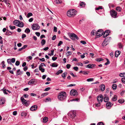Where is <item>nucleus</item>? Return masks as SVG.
Instances as JSON below:
<instances>
[{
	"label": "nucleus",
	"instance_id": "f257e3e1",
	"mask_svg": "<svg viewBox=\"0 0 125 125\" xmlns=\"http://www.w3.org/2000/svg\"><path fill=\"white\" fill-rule=\"evenodd\" d=\"M66 94L64 92H62L59 93L58 96V99L60 101H63L65 99L66 97Z\"/></svg>",
	"mask_w": 125,
	"mask_h": 125
},
{
	"label": "nucleus",
	"instance_id": "f03ea898",
	"mask_svg": "<svg viewBox=\"0 0 125 125\" xmlns=\"http://www.w3.org/2000/svg\"><path fill=\"white\" fill-rule=\"evenodd\" d=\"M76 12V11L74 9L70 10L67 11V15L69 17H72L75 16Z\"/></svg>",
	"mask_w": 125,
	"mask_h": 125
},
{
	"label": "nucleus",
	"instance_id": "7ed1b4c3",
	"mask_svg": "<svg viewBox=\"0 0 125 125\" xmlns=\"http://www.w3.org/2000/svg\"><path fill=\"white\" fill-rule=\"evenodd\" d=\"M69 116L73 119L76 116V112L75 111L72 110L70 111L68 114Z\"/></svg>",
	"mask_w": 125,
	"mask_h": 125
},
{
	"label": "nucleus",
	"instance_id": "20e7f679",
	"mask_svg": "<svg viewBox=\"0 0 125 125\" xmlns=\"http://www.w3.org/2000/svg\"><path fill=\"white\" fill-rule=\"evenodd\" d=\"M21 99L22 102V104L24 105L28 106L30 104V102L29 101H27L25 100L22 96L21 98Z\"/></svg>",
	"mask_w": 125,
	"mask_h": 125
},
{
	"label": "nucleus",
	"instance_id": "39448f33",
	"mask_svg": "<svg viewBox=\"0 0 125 125\" xmlns=\"http://www.w3.org/2000/svg\"><path fill=\"white\" fill-rule=\"evenodd\" d=\"M68 34L72 40H74L75 39L77 40L79 39L77 35L74 33H69Z\"/></svg>",
	"mask_w": 125,
	"mask_h": 125
},
{
	"label": "nucleus",
	"instance_id": "423d86ee",
	"mask_svg": "<svg viewBox=\"0 0 125 125\" xmlns=\"http://www.w3.org/2000/svg\"><path fill=\"white\" fill-rule=\"evenodd\" d=\"M111 16L113 18H116L117 17V12L113 10H111L110 11Z\"/></svg>",
	"mask_w": 125,
	"mask_h": 125
},
{
	"label": "nucleus",
	"instance_id": "0eeeda50",
	"mask_svg": "<svg viewBox=\"0 0 125 125\" xmlns=\"http://www.w3.org/2000/svg\"><path fill=\"white\" fill-rule=\"evenodd\" d=\"M103 31L102 30L100 29L98 30L95 33L96 37L98 38L101 36L103 35Z\"/></svg>",
	"mask_w": 125,
	"mask_h": 125
},
{
	"label": "nucleus",
	"instance_id": "6e6552de",
	"mask_svg": "<svg viewBox=\"0 0 125 125\" xmlns=\"http://www.w3.org/2000/svg\"><path fill=\"white\" fill-rule=\"evenodd\" d=\"M31 27L32 29L33 30H38L40 28V26L36 23L33 24Z\"/></svg>",
	"mask_w": 125,
	"mask_h": 125
},
{
	"label": "nucleus",
	"instance_id": "1a4fd4ad",
	"mask_svg": "<svg viewBox=\"0 0 125 125\" xmlns=\"http://www.w3.org/2000/svg\"><path fill=\"white\" fill-rule=\"evenodd\" d=\"M70 94L71 95L76 96L78 95V93L76 90H72L70 91Z\"/></svg>",
	"mask_w": 125,
	"mask_h": 125
},
{
	"label": "nucleus",
	"instance_id": "9d476101",
	"mask_svg": "<svg viewBox=\"0 0 125 125\" xmlns=\"http://www.w3.org/2000/svg\"><path fill=\"white\" fill-rule=\"evenodd\" d=\"M97 100L99 102V103H100L103 100V96L101 95L100 96H98L97 97Z\"/></svg>",
	"mask_w": 125,
	"mask_h": 125
},
{
	"label": "nucleus",
	"instance_id": "9b49d317",
	"mask_svg": "<svg viewBox=\"0 0 125 125\" xmlns=\"http://www.w3.org/2000/svg\"><path fill=\"white\" fill-rule=\"evenodd\" d=\"M109 32L110 31L109 30H107L105 31L103 36V37L105 38L108 36L109 35Z\"/></svg>",
	"mask_w": 125,
	"mask_h": 125
},
{
	"label": "nucleus",
	"instance_id": "f8f14e48",
	"mask_svg": "<svg viewBox=\"0 0 125 125\" xmlns=\"http://www.w3.org/2000/svg\"><path fill=\"white\" fill-rule=\"evenodd\" d=\"M37 108V106L36 105H34L32 106L30 108L31 111H35L36 110Z\"/></svg>",
	"mask_w": 125,
	"mask_h": 125
},
{
	"label": "nucleus",
	"instance_id": "ddd939ff",
	"mask_svg": "<svg viewBox=\"0 0 125 125\" xmlns=\"http://www.w3.org/2000/svg\"><path fill=\"white\" fill-rule=\"evenodd\" d=\"M20 21L18 20H15L13 22V23L18 26L19 24H20Z\"/></svg>",
	"mask_w": 125,
	"mask_h": 125
},
{
	"label": "nucleus",
	"instance_id": "4468645a",
	"mask_svg": "<svg viewBox=\"0 0 125 125\" xmlns=\"http://www.w3.org/2000/svg\"><path fill=\"white\" fill-rule=\"evenodd\" d=\"M95 65L94 64H89L87 65L86 67L89 68H92L93 67H95Z\"/></svg>",
	"mask_w": 125,
	"mask_h": 125
},
{
	"label": "nucleus",
	"instance_id": "2eb2a0df",
	"mask_svg": "<svg viewBox=\"0 0 125 125\" xmlns=\"http://www.w3.org/2000/svg\"><path fill=\"white\" fill-rule=\"evenodd\" d=\"M120 53L121 52L119 51H116L115 52V56L116 57H117L118 55L120 54Z\"/></svg>",
	"mask_w": 125,
	"mask_h": 125
},
{
	"label": "nucleus",
	"instance_id": "dca6fc26",
	"mask_svg": "<svg viewBox=\"0 0 125 125\" xmlns=\"http://www.w3.org/2000/svg\"><path fill=\"white\" fill-rule=\"evenodd\" d=\"M42 65H40L39 67V70L41 71L42 73L44 72L45 71V69L44 68H43L42 67Z\"/></svg>",
	"mask_w": 125,
	"mask_h": 125
},
{
	"label": "nucleus",
	"instance_id": "f3484780",
	"mask_svg": "<svg viewBox=\"0 0 125 125\" xmlns=\"http://www.w3.org/2000/svg\"><path fill=\"white\" fill-rule=\"evenodd\" d=\"M100 87L101 90L102 91H103L104 90L105 88V86L104 84H101L100 86Z\"/></svg>",
	"mask_w": 125,
	"mask_h": 125
},
{
	"label": "nucleus",
	"instance_id": "a211bd4d",
	"mask_svg": "<svg viewBox=\"0 0 125 125\" xmlns=\"http://www.w3.org/2000/svg\"><path fill=\"white\" fill-rule=\"evenodd\" d=\"M20 69L18 70L17 72V73H16V75L18 76V75H21L23 73V72L20 71Z\"/></svg>",
	"mask_w": 125,
	"mask_h": 125
},
{
	"label": "nucleus",
	"instance_id": "6ab92c4d",
	"mask_svg": "<svg viewBox=\"0 0 125 125\" xmlns=\"http://www.w3.org/2000/svg\"><path fill=\"white\" fill-rule=\"evenodd\" d=\"M35 82V80L34 79H32L29 81L28 82V84L29 85H31V84H33Z\"/></svg>",
	"mask_w": 125,
	"mask_h": 125
},
{
	"label": "nucleus",
	"instance_id": "aec40b11",
	"mask_svg": "<svg viewBox=\"0 0 125 125\" xmlns=\"http://www.w3.org/2000/svg\"><path fill=\"white\" fill-rule=\"evenodd\" d=\"M106 106L107 107H108V108L111 107V104L110 103V102H108L106 104Z\"/></svg>",
	"mask_w": 125,
	"mask_h": 125
},
{
	"label": "nucleus",
	"instance_id": "412c9836",
	"mask_svg": "<svg viewBox=\"0 0 125 125\" xmlns=\"http://www.w3.org/2000/svg\"><path fill=\"white\" fill-rule=\"evenodd\" d=\"M5 102V100L4 98H0V104H3Z\"/></svg>",
	"mask_w": 125,
	"mask_h": 125
},
{
	"label": "nucleus",
	"instance_id": "4be33fe9",
	"mask_svg": "<svg viewBox=\"0 0 125 125\" xmlns=\"http://www.w3.org/2000/svg\"><path fill=\"white\" fill-rule=\"evenodd\" d=\"M48 120V118L46 117H44L43 119V121L44 123H46Z\"/></svg>",
	"mask_w": 125,
	"mask_h": 125
},
{
	"label": "nucleus",
	"instance_id": "5701e85b",
	"mask_svg": "<svg viewBox=\"0 0 125 125\" xmlns=\"http://www.w3.org/2000/svg\"><path fill=\"white\" fill-rule=\"evenodd\" d=\"M12 34V33L9 30H7V31L6 34L7 35H10Z\"/></svg>",
	"mask_w": 125,
	"mask_h": 125
},
{
	"label": "nucleus",
	"instance_id": "b1692460",
	"mask_svg": "<svg viewBox=\"0 0 125 125\" xmlns=\"http://www.w3.org/2000/svg\"><path fill=\"white\" fill-rule=\"evenodd\" d=\"M21 115L22 116H23L24 117H25V116H26L27 115V114L25 112H22L21 113Z\"/></svg>",
	"mask_w": 125,
	"mask_h": 125
},
{
	"label": "nucleus",
	"instance_id": "393cba45",
	"mask_svg": "<svg viewBox=\"0 0 125 125\" xmlns=\"http://www.w3.org/2000/svg\"><path fill=\"white\" fill-rule=\"evenodd\" d=\"M116 10L118 12H120L121 11V8L119 7H117L116 8Z\"/></svg>",
	"mask_w": 125,
	"mask_h": 125
},
{
	"label": "nucleus",
	"instance_id": "a878e982",
	"mask_svg": "<svg viewBox=\"0 0 125 125\" xmlns=\"http://www.w3.org/2000/svg\"><path fill=\"white\" fill-rule=\"evenodd\" d=\"M46 41L44 39H42L41 41V43L42 45L43 46L45 43Z\"/></svg>",
	"mask_w": 125,
	"mask_h": 125
},
{
	"label": "nucleus",
	"instance_id": "bb28decb",
	"mask_svg": "<svg viewBox=\"0 0 125 125\" xmlns=\"http://www.w3.org/2000/svg\"><path fill=\"white\" fill-rule=\"evenodd\" d=\"M48 93H43L42 94V95H41V97L42 98H43L44 96L48 95Z\"/></svg>",
	"mask_w": 125,
	"mask_h": 125
},
{
	"label": "nucleus",
	"instance_id": "cd10ccee",
	"mask_svg": "<svg viewBox=\"0 0 125 125\" xmlns=\"http://www.w3.org/2000/svg\"><path fill=\"white\" fill-rule=\"evenodd\" d=\"M112 100L114 101H115L117 100V96L116 95H114V97L112 98Z\"/></svg>",
	"mask_w": 125,
	"mask_h": 125
},
{
	"label": "nucleus",
	"instance_id": "c85d7f7f",
	"mask_svg": "<svg viewBox=\"0 0 125 125\" xmlns=\"http://www.w3.org/2000/svg\"><path fill=\"white\" fill-rule=\"evenodd\" d=\"M24 26V24L22 22H20V24H19L18 27H22Z\"/></svg>",
	"mask_w": 125,
	"mask_h": 125
},
{
	"label": "nucleus",
	"instance_id": "c756f323",
	"mask_svg": "<svg viewBox=\"0 0 125 125\" xmlns=\"http://www.w3.org/2000/svg\"><path fill=\"white\" fill-rule=\"evenodd\" d=\"M63 71L62 70H60L58 71L56 73V74L57 75H58L60 73H62V72Z\"/></svg>",
	"mask_w": 125,
	"mask_h": 125
},
{
	"label": "nucleus",
	"instance_id": "7c9ffc66",
	"mask_svg": "<svg viewBox=\"0 0 125 125\" xmlns=\"http://www.w3.org/2000/svg\"><path fill=\"white\" fill-rule=\"evenodd\" d=\"M112 87L113 90H115L117 88V85L115 84H114L112 85Z\"/></svg>",
	"mask_w": 125,
	"mask_h": 125
},
{
	"label": "nucleus",
	"instance_id": "2f4dec72",
	"mask_svg": "<svg viewBox=\"0 0 125 125\" xmlns=\"http://www.w3.org/2000/svg\"><path fill=\"white\" fill-rule=\"evenodd\" d=\"M1 1H2V0H0ZM3 1L6 4H9V0H3Z\"/></svg>",
	"mask_w": 125,
	"mask_h": 125
},
{
	"label": "nucleus",
	"instance_id": "473e14b6",
	"mask_svg": "<svg viewBox=\"0 0 125 125\" xmlns=\"http://www.w3.org/2000/svg\"><path fill=\"white\" fill-rule=\"evenodd\" d=\"M67 74V73H64L62 74V77L64 78L66 77Z\"/></svg>",
	"mask_w": 125,
	"mask_h": 125
},
{
	"label": "nucleus",
	"instance_id": "72a5a7b5",
	"mask_svg": "<svg viewBox=\"0 0 125 125\" xmlns=\"http://www.w3.org/2000/svg\"><path fill=\"white\" fill-rule=\"evenodd\" d=\"M55 2L57 4L61 3L62 2L61 0H55Z\"/></svg>",
	"mask_w": 125,
	"mask_h": 125
},
{
	"label": "nucleus",
	"instance_id": "f704fd0d",
	"mask_svg": "<svg viewBox=\"0 0 125 125\" xmlns=\"http://www.w3.org/2000/svg\"><path fill=\"white\" fill-rule=\"evenodd\" d=\"M85 3L83 2H82L80 4V6L82 7H83L85 5Z\"/></svg>",
	"mask_w": 125,
	"mask_h": 125
},
{
	"label": "nucleus",
	"instance_id": "c9c22d12",
	"mask_svg": "<svg viewBox=\"0 0 125 125\" xmlns=\"http://www.w3.org/2000/svg\"><path fill=\"white\" fill-rule=\"evenodd\" d=\"M32 15V14L31 13H29L27 14V16H26L27 17L29 18L30 16Z\"/></svg>",
	"mask_w": 125,
	"mask_h": 125
},
{
	"label": "nucleus",
	"instance_id": "e433bc0d",
	"mask_svg": "<svg viewBox=\"0 0 125 125\" xmlns=\"http://www.w3.org/2000/svg\"><path fill=\"white\" fill-rule=\"evenodd\" d=\"M118 102L119 103L121 104H122L124 102V101L123 99H121L118 100Z\"/></svg>",
	"mask_w": 125,
	"mask_h": 125
},
{
	"label": "nucleus",
	"instance_id": "4c0bfd02",
	"mask_svg": "<svg viewBox=\"0 0 125 125\" xmlns=\"http://www.w3.org/2000/svg\"><path fill=\"white\" fill-rule=\"evenodd\" d=\"M103 60V59L102 58H97L96 59V60L98 62H100Z\"/></svg>",
	"mask_w": 125,
	"mask_h": 125
},
{
	"label": "nucleus",
	"instance_id": "58836bf2",
	"mask_svg": "<svg viewBox=\"0 0 125 125\" xmlns=\"http://www.w3.org/2000/svg\"><path fill=\"white\" fill-rule=\"evenodd\" d=\"M32 57L31 56H29L27 58V60L28 62H29L30 60L32 59Z\"/></svg>",
	"mask_w": 125,
	"mask_h": 125
},
{
	"label": "nucleus",
	"instance_id": "ea45409f",
	"mask_svg": "<svg viewBox=\"0 0 125 125\" xmlns=\"http://www.w3.org/2000/svg\"><path fill=\"white\" fill-rule=\"evenodd\" d=\"M104 101L106 102H107L108 101V98L107 97H105L104 98Z\"/></svg>",
	"mask_w": 125,
	"mask_h": 125
},
{
	"label": "nucleus",
	"instance_id": "a19ab883",
	"mask_svg": "<svg viewBox=\"0 0 125 125\" xmlns=\"http://www.w3.org/2000/svg\"><path fill=\"white\" fill-rule=\"evenodd\" d=\"M25 32L28 33L30 32V31L29 29L27 28L25 30Z\"/></svg>",
	"mask_w": 125,
	"mask_h": 125
},
{
	"label": "nucleus",
	"instance_id": "79ce46f5",
	"mask_svg": "<svg viewBox=\"0 0 125 125\" xmlns=\"http://www.w3.org/2000/svg\"><path fill=\"white\" fill-rule=\"evenodd\" d=\"M103 8L102 6H100L96 8H95V10H98L100 9H102Z\"/></svg>",
	"mask_w": 125,
	"mask_h": 125
},
{
	"label": "nucleus",
	"instance_id": "37998d69",
	"mask_svg": "<svg viewBox=\"0 0 125 125\" xmlns=\"http://www.w3.org/2000/svg\"><path fill=\"white\" fill-rule=\"evenodd\" d=\"M118 47L120 48H121L123 47L122 45L120 43H119L118 44Z\"/></svg>",
	"mask_w": 125,
	"mask_h": 125
},
{
	"label": "nucleus",
	"instance_id": "c03bdc74",
	"mask_svg": "<svg viewBox=\"0 0 125 125\" xmlns=\"http://www.w3.org/2000/svg\"><path fill=\"white\" fill-rule=\"evenodd\" d=\"M7 62L8 63L12 65V64L11 63V62L10 59H8L7 60Z\"/></svg>",
	"mask_w": 125,
	"mask_h": 125
},
{
	"label": "nucleus",
	"instance_id": "a18cd8bd",
	"mask_svg": "<svg viewBox=\"0 0 125 125\" xmlns=\"http://www.w3.org/2000/svg\"><path fill=\"white\" fill-rule=\"evenodd\" d=\"M9 27L10 28V29L12 30L15 29L16 28L15 26H12L10 25Z\"/></svg>",
	"mask_w": 125,
	"mask_h": 125
},
{
	"label": "nucleus",
	"instance_id": "49530a36",
	"mask_svg": "<svg viewBox=\"0 0 125 125\" xmlns=\"http://www.w3.org/2000/svg\"><path fill=\"white\" fill-rule=\"evenodd\" d=\"M96 32V31L95 30H93L91 32V34L92 35H94V33Z\"/></svg>",
	"mask_w": 125,
	"mask_h": 125
},
{
	"label": "nucleus",
	"instance_id": "de8ad7c7",
	"mask_svg": "<svg viewBox=\"0 0 125 125\" xmlns=\"http://www.w3.org/2000/svg\"><path fill=\"white\" fill-rule=\"evenodd\" d=\"M106 42L105 41H104L102 43V46H106L107 45V44H105V43Z\"/></svg>",
	"mask_w": 125,
	"mask_h": 125
},
{
	"label": "nucleus",
	"instance_id": "09e8293b",
	"mask_svg": "<svg viewBox=\"0 0 125 125\" xmlns=\"http://www.w3.org/2000/svg\"><path fill=\"white\" fill-rule=\"evenodd\" d=\"M94 80V79L93 78H89L87 79V81L88 82H90Z\"/></svg>",
	"mask_w": 125,
	"mask_h": 125
},
{
	"label": "nucleus",
	"instance_id": "8fccbe9b",
	"mask_svg": "<svg viewBox=\"0 0 125 125\" xmlns=\"http://www.w3.org/2000/svg\"><path fill=\"white\" fill-rule=\"evenodd\" d=\"M111 38L110 37L109 38L108 37H107L105 39L104 41H105L106 42H107V41H108L110 39V38Z\"/></svg>",
	"mask_w": 125,
	"mask_h": 125
},
{
	"label": "nucleus",
	"instance_id": "3c124183",
	"mask_svg": "<svg viewBox=\"0 0 125 125\" xmlns=\"http://www.w3.org/2000/svg\"><path fill=\"white\" fill-rule=\"evenodd\" d=\"M20 63V62L18 61H17L15 63V64L16 65L18 66L19 65Z\"/></svg>",
	"mask_w": 125,
	"mask_h": 125
},
{
	"label": "nucleus",
	"instance_id": "603ef678",
	"mask_svg": "<svg viewBox=\"0 0 125 125\" xmlns=\"http://www.w3.org/2000/svg\"><path fill=\"white\" fill-rule=\"evenodd\" d=\"M58 65L56 64L53 63L52 64V66L53 67H56Z\"/></svg>",
	"mask_w": 125,
	"mask_h": 125
},
{
	"label": "nucleus",
	"instance_id": "864d4df0",
	"mask_svg": "<svg viewBox=\"0 0 125 125\" xmlns=\"http://www.w3.org/2000/svg\"><path fill=\"white\" fill-rule=\"evenodd\" d=\"M106 60L107 61L105 63L104 65H107L110 63V62L109 60L107 59H106Z\"/></svg>",
	"mask_w": 125,
	"mask_h": 125
},
{
	"label": "nucleus",
	"instance_id": "5fc2aeb1",
	"mask_svg": "<svg viewBox=\"0 0 125 125\" xmlns=\"http://www.w3.org/2000/svg\"><path fill=\"white\" fill-rule=\"evenodd\" d=\"M53 28V31L56 32H57V28L56 27L54 26Z\"/></svg>",
	"mask_w": 125,
	"mask_h": 125
},
{
	"label": "nucleus",
	"instance_id": "6e6d98bb",
	"mask_svg": "<svg viewBox=\"0 0 125 125\" xmlns=\"http://www.w3.org/2000/svg\"><path fill=\"white\" fill-rule=\"evenodd\" d=\"M73 69L76 71H77L78 69V68L77 66L74 67H73Z\"/></svg>",
	"mask_w": 125,
	"mask_h": 125
},
{
	"label": "nucleus",
	"instance_id": "4d7b16f0",
	"mask_svg": "<svg viewBox=\"0 0 125 125\" xmlns=\"http://www.w3.org/2000/svg\"><path fill=\"white\" fill-rule=\"evenodd\" d=\"M2 67L3 68H4L5 67V65L4 64V62L3 61L2 62Z\"/></svg>",
	"mask_w": 125,
	"mask_h": 125
},
{
	"label": "nucleus",
	"instance_id": "13d9d810",
	"mask_svg": "<svg viewBox=\"0 0 125 125\" xmlns=\"http://www.w3.org/2000/svg\"><path fill=\"white\" fill-rule=\"evenodd\" d=\"M11 62L12 63H14L15 62V58H12L11 59Z\"/></svg>",
	"mask_w": 125,
	"mask_h": 125
},
{
	"label": "nucleus",
	"instance_id": "bf43d9fd",
	"mask_svg": "<svg viewBox=\"0 0 125 125\" xmlns=\"http://www.w3.org/2000/svg\"><path fill=\"white\" fill-rule=\"evenodd\" d=\"M63 43L62 42V41H60L58 44V46H60Z\"/></svg>",
	"mask_w": 125,
	"mask_h": 125
},
{
	"label": "nucleus",
	"instance_id": "052dcab7",
	"mask_svg": "<svg viewBox=\"0 0 125 125\" xmlns=\"http://www.w3.org/2000/svg\"><path fill=\"white\" fill-rule=\"evenodd\" d=\"M71 66L70 64H68L66 65V68L67 69H69L70 68Z\"/></svg>",
	"mask_w": 125,
	"mask_h": 125
},
{
	"label": "nucleus",
	"instance_id": "680f3d73",
	"mask_svg": "<svg viewBox=\"0 0 125 125\" xmlns=\"http://www.w3.org/2000/svg\"><path fill=\"white\" fill-rule=\"evenodd\" d=\"M85 54V53H84L83 54L81 55V58H83L85 57L84 55Z\"/></svg>",
	"mask_w": 125,
	"mask_h": 125
},
{
	"label": "nucleus",
	"instance_id": "e2e57ef3",
	"mask_svg": "<svg viewBox=\"0 0 125 125\" xmlns=\"http://www.w3.org/2000/svg\"><path fill=\"white\" fill-rule=\"evenodd\" d=\"M80 42L83 44H86V42L85 41H80Z\"/></svg>",
	"mask_w": 125,
	"mask_h": 125
},
{
	"label": "nucleus",
	"instance_id": "0e129e2a",
	"mask_svg": "<svg viewBox=\"0 0 125 125\" xmlns=\"http://www.w3.org/2000/svg\"><path fill=\"white\" fill-rule=\"evenodd\" d=\"M35 34L38 37L40 35V33L39 32H35Z\"/></svg>",
	"mask_w": 125,
	"mask_h": 125
},
{
	"label": "nucleus",
	"instance_id": "69168bd1",
	"mask_svg": "<svg viewBox=\"0 0 125 125\" xmlns=\"http://www.w3.org/2000/svg\"><path fill=\"white\" fill-rule=\"evenodd\" d=\"M78 65H80L81 66H83V64L81 62H79L78 63Z\"/></svg>",
	"mask_w": 125,
	"mask_h": 125
},
{
	"label": "nucleus",
	"instance_id": "338daca9",
	"mask_svg": "<svg viewBox=\"0 0 125 125\" xmlns=\"http://www.w3.org/2000/svg\"><path fill=\"white\" fill-rule=\"evenodd\" d=\"M122 82L124 83H125V77L123 78L122 79Z\"/></svg>",
	"mask_w": 125,
	"mask_h": 125
},
{
	"label": "nucleus",
	"instance_id": "774afa93",
	"mask_svg": "<svg viewBox=\"0 0 125 125\" xmlns=\"http://www.w3.org/2000/svg\"><path fill=\"white\" fill-rule=\"evenodd\" d=\"M97 125H104V124L103 122H100L98 123Z\"/></svg>",
	"mask_w": 125,
	"mask_h": 125
}]
</instances>
